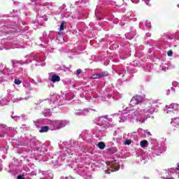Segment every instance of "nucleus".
Returning a JSON list of instances; mask_svg holds the SVG:
<instances>
[{
	"mask_svg": "<svg viewBox=\"0 0 179 179\" xmlns=\"http://www.w3.org/2000/svg\"><path fill=\"white\" fill-rule=\"evenodd\" d=\"M97 146L99 149L103 150L106 148V143H104V142H103V141H101V142L98 143Z\"/></svg>",
	"mask_w": 179,
	"mask_h": 179,
	"instance_id": "nucleus-5",
	"label": "nucleus"
},
{
	"mask_svg": "<svg viewBox=\"0 0 179 179\" xmlns=\"http://www.w3.org/2000/svg\"><path fill=\"white\" fill-rule=\"evenodd\" d=\"M17 179H24V175H19Z\"/></svg>",
	"mask_w": 179,
	"mask_h": 179,
	"instance_id": "nucleus-14",
	"label": "nucleus"
},
{
	"mask_svg": "<svg viewBox=\"0 0 179 179\" xmlns=\"http://www.w3.org/2000/svg\"><path fill=\"white\" fill-rule=\"evenodd\" d=\"M177 106H178V105H177V103L171 104L170 105V108H174V107H177Z\"/></svg>",
	"mask_w": 179,
	"mask_h": 179,
	"instance_id": "nucleus-15",
	"label": "nucleus"
},
{
	"mask_svg": "<svg viewBox=\"0 0 179 179\" xmlns=\"http://www.w3.org/2000/svg\"><path fill=\"white\" fill-rule=\"evenodd\" d=\"M118 170H120V166L113 164L111 169L107 170L106 173L110 174V173H114V171H118Z\"/></svg>",
	"mask_w": 179,
	"mask_h": 179,
	"instance_id": "nucleus-2",
	"label": "nucleus"
},
{
	"mask_svg": "<svg viewBox=\"0 0 179 179\" xmlns=\"http://www.w3.org/2000/svg\"><path fill=\"white\" fill-rule=\"evenodd\" d=\"M168 57H173V50H170L167 52Z\"/></svg>",
	"mask_w": 179,
	"mask_h": 179,
	"instance_id": "nucleus-12",
	"label": "nucleus"
},
{
	"mask_svg": "<svg viewBox=\"0 0 179 179\" xmlns=\"http://www.w3.org/2000/svg\"><path fill=\"white\" fill-rule=\"evenodd\" d=\"M148 135H152V134H150V132H148Z\"/></svg>",
	"mask_w": 179,
	"mask_h": 179,
	"instance_id": "nucleus-19",
	"label": "nucleus"
},
{
	"mask_svg": "<svg viewBox=\"0 0 179 179\" xmlns=\"http://www.w3.org/2000/svg\"><path fill=\"white\" fill-rule=\"evenodd\" d=\"M104 76H108V72L101 73V78H104Z\"/></svg>",
	"mask_w": 179,
	"mask_h": 179,
	"instance_id": "nucleus-9",
	"label": "nucleus"
},
{
	"mask_svg": "<svg viewBox=\"0 0 179 179\" xmlns=\"http://www.w3.org/2000/svg\"><path fill=\"white\" fill-rule=\"evenodd\" d=\"M0 138H1V135H0Z\"/></svg>",
	"mask_w": 179,
	"mask_h": 179,
	"instance_id": "nucleus-20",
	"label": "nucleus"
},
{
	"mask_svg": "<svg viewBox=\"0 0 179 179\" xmlns=\"http://www.w3.org/2000/svg\"><path fill=\"white\" fill-rule=\"evenodd\" d=\"M48 129H50V127L48 126H43L39 130V132H41V134H43V132H48Z\"/></svg>",
	"mask_w": 179,
	"mask_h": 179,
	"instance_id": "nucleus-4",
	"label": "nucleus"
},
{
	"mask_svg": "<svg viewBox=\"0 0 179 179\" xmlns=\"http://www.w3.org/2000/svg\"><path fill=\"white\" fill-rule=\"evenodd\" d=\"M101 78V73L93 74L92 76V79H100Z\"/></svg>",
	"mask_w": 179,
	"mask_h": 179,
	"instance_id": "nucleus-7",
	"label": "nucleus"
},
{
	"mask_svg": "<svg viewBox=\"0 0 179 179\" xmlns=\"http://www.w3.org/2000/svg\"><path fill=\"white\" fill-rule=\"evenodd\" d=\"M131 101V103H134V104H141V103L145 101V97L142 95H136L132 97Z\"/></svg>",
	"mask_w": 179,
	"mask_h": 179,
	"instance_id": "nucleus-1",
	"label": "nucleus"
},
{
	"mask_svg": "<svg viewBox=\"0 0 179 179\" xmlns=\"http://www.w3.org/2000/svg\"><path fill=\"white\" fill-rule=\"evenodd\" d=\"M64 24H65V22L62 21L60 24V31H62V30H64Z\"/></svg>",
	"mask_w": 179,
	"mask_h": 179,
	"instance_id": "nucleus-10",
	"label": "nucleus"
},
{
	"mask_svg": "<svg viewBox=\"0 0 179 179\" xmlns=\"http://www.w3.org/2000/svg\"><path fill=\"white\" fill-rule=\"evenodd\" d=\"M36 5H40V3H36Z\"/></svg>",
	"mask_w": 179,
	"mask_h": 179,
	"instance_id": "nucleus-18",
	"label": "nucleus"
},
{
	"mask_svg": "<svg viewBox=\"0 0 179 179\" xmlns=\"http://www.w3.org/2000/svg\"><path fill=\"white\" fill-rule=\"evenodd\" d=\"M148 145V141L146 140H143L140 142V146L141 148H146V146Z\"/></svg>",
	"mask_w": 179,
	"mask_h": 179,
	"instance_id": "nucleus-6",
	"label": "nucleus"
},
{
	"mask_svg": "<svg viewBox=\"0 0 179 179\" xmlns=\"http://www.w3.org/2000/svg\"><path fill=\"white\" fill-rule=\"evenodd\" d=\"M81 73H82V71L80 70V69H78L77 70V73H76L77 76H79V75H80Z\"/></svg>",
	"mask_w": 179,
	"mask_h": 179,
	"instance_id": "nucleus-13",
	"label": "nucleus"
},
{
	"mask_svg": "<svg viewBox=\"0 0 179 179\" xmlns=\"http://www.w3.org/2000/svg\"><path fill=\"white\" fill-rule=\"evenodd\" d=\"M59 80H61V78L59 77V76H57L56 74H54L52 76L51 82H53V83H55V82H59Z\"/></svg>",
	"mask_w": 179,
	"mask_h": 179,
	"instance_id": "nucleus-3",
	"label": "nucleus"
},
{
	"mask_svg": "<svg viewBox=\"0 0 179 179\" xmlns=\"http://www.w3.org/2000/svg\"><path fill=\"white\" fill-rule=\"evenodd\" d=\"M55 123L58 127H62V124H64V121H62V120H55Z\"/></svg>",
	"mask_w": 179,
	"mask_h": 179,
	"instance_id": "nucleus-8",
	"label": "nucleus"
},
{
	"mask_svg": "<svg viewBox=\"0 0 179 179\" xmlns=\"http://www.w3.org/2000/svg\"><path fill=\"white\" fill-rule=\"evenodd\" d=\"M131 143V140H126L124 141V145H129Z\"/></svg>",
	"mask_w": 179,
	"mask_h": 179,
	"instance_id": "nucleus-16",
	"label": "nucleus"
},
{
	"mask_svg": "<svg viewBox=\"0 0 179 179\" xmlns=\"http://www.w3.org/2000/svg\"><path fill=\"white\" fill-rule=\"evenodd\" d=\"M14 83L15 85H20L22 83V81H20V80H19V79H15L14 81Z\"/></svg>",
	"mask_w": 179,
	"mask_h": 179,
	"instance_id": "nucleus-11",
	"label": "nucleus"
},
{
	"mask_svg": "<svg viewBox=\"0 0 179 179\" xmlns=\"http://www.w3.org/2000/svg\"><path fill=\"white\" fill-rule=\"evenodd\" d=\"M176 170H177L178 171H179V164H178V166H177V167H176Z\"/></svg>",
	"mask_w": 179,
	"mask_h": 179,
	"instance_id": "nucleus-17",
	"label": "nucleus"
}]
</instances>
